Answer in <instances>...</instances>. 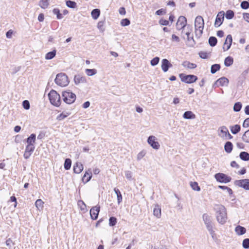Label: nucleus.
Here are the masks:
<instances>
[{"label": "nucleus", "mask_w": 249, "mask_h": 249, "mask_svg": "<svg viewBox=\"0 0 249 249\" xmlns=\"http://www.w3.org/2000/svg\"><path fill=\"white\" fill-rule=\"evenodd\" d=\"M85 72L88 76H91L94 75H95L97 73V71L95 69H87L85 70Z\"/></svg>", "instance_id": "31"}, {"label": "nucleus", "mask_w": 249, "mask_h": 249, "mask_svg": "<svg viewBox=\"0 0 249 249\" xmlns=\"http://www.w3.org/2000/svg\"><path fill=\"white\" fill-rule=\"evenodd\" d=\"M232 144L230 142H226L225 146H224V149L225 151L228 153H230L231 152V151L232 150Z\"/></svg>", "instance_id": "26"}, {"label": "nucleus", "mask_w": 249, "mask_h": 249, "mask_svg": "<svg viewBox=\"0 0 249 249\" xmlns=\"http://www.w3.org/2000/svg\"><path fill=\"white\" fill-rule=\"evenodd\" d=\"M44 202L40 199L36 200L35 202V206L37 209L39 211H42L44 208Z\"/></svg>", "instance_id": "24"}, {"label": "nucleus", "mask_w": 249, "mask_h": 249, "mask_svg": "<svg viewBox=\"0 0 249 249\" xmlns=\"http://www.w3.org/2000/svg\"><path fill=\"white\" fill-rule=\"evenodd\" d=\"M63 100L68 104L73 103L76 100V95L70 90L64 91L62 92Z\"/></svg>", "instance_id": "5"}, {"label": "nucleus", "mask_w": 249, "mask_h": 249, "mask_svg": "<svg viewBox=\"0 0 249 249\" xmlns=\"http://www.w3.org/2000/svg\"><path fill=\"white\" fill-rule=\"evenodd\" d=\"M50 103L54 106L59 107L61 104L60 95L54 90H51L48 94Z\"/></svg>", "instance_id": "3"}, {"label": "nucleus", "mask_w": 249, "mask_h": 249, "mask_svg": "<svg viewBox=\"0 0 249 249\" xmlns=\"http://www.w3.org/2000/svg\"><path fill=\"white\" fill-rule=\"evenodd\" d=\"M183 117L185 119H194L196 115L191 111H187L184 113Z\"/></svg>", "instance_id": "20"}, {"label": "nucleus", "mask_w": 249, "mask_h": 249, "mask_svg": "<svg viewBox=\"0 0 249 249\" xmlns=\"http://www.w3.org/2000/svg\"><path fill=\"white\" fill-rule=\"evenodd\" d=\"M71 161L69 159H67L64 163V168L66 170H69L71 167Z\"/></svg>", "instance_id": "42"}, {"label": "nucleus", "mask_w": 249, "mask_h": 249, "mask_svg": "<svg viewBox=\"0 0 249 249\" xmlns=\"http://www.w3.org/2000/svg\"><path fill=\"white\" fill-rule=\"evenodd\" d=\"M114 191L116 194L118 203L120 204L122 201V196L119 190L116 188L114 189Z\"/></svg>", "instance_id": "30"}, {"label": "nucleus", "mask_w": 249, "mask_h": 249, "mask_svg": "<svg viewBox=\"0 0 249 249\" xmlns=\"http://www.w3.org/2000/svg\"><path fill=\"white\" fill-rule=\"evenodd\" d=\"M89 106H90V102L89 101H87L83 104L82 107L84 108H87L89 107Z\"/></svg>", "instance_id": "63"}, {"label": "nucleus", "mask_w": 249, "mask_h": 249, "mask_svg": "<svg viewBox=\"0 0 249 249\" xmlns=\"http://www.w3.org/2000/svg\"><path fill=\"white\" fill-rule=\"evenodd\" d=\"M100 14V11L98 9H93L91 13L92 18L94 19H96L98 18Z\"/></svg>", "instance_id": "29"}, {"label": "nucleus", "mask_w": 249, "mask_h": 249, "mask_svg": "<svg viewBox=\"0 0 249 249\" xmlns=\"http://www.w3.org/2000/svg\"><path fill=\"white\" fill-rule=\"evenodd\" d=\"M159 23L161 25H168L169 24V21L162 18L160 20Z\"/></svg>", "instance_id": "56"}, {"label": "nucleus", "mask_w": 249, "mask_h": 249, "mask_svg": "<svg viewBox=\"0 0 249 249\" xmlns=\"http://www.w3.org/2000/svg\"><path fill=\"white\" fill-rule=\"evenodd\" d=\"M14 244V243L10 238L8 239L6 241V246L9 247L10 248H11Z\"/></svg>", "instance_id": "54"}, {"label": "nucleus", "mask_w": 249, "mask_h": 249, "mask_svg": "<svg viewBox=\"0 0 249 249\" xmlns=\"http://www.w3.org/2000/svg\"><path fill=\"white\" fill-rule=\"evenodd\" d=\"M231 165L232 167H236V168L239 167L238 164L235 161H232L231 163Z\"/></svg>", "instance_id": "64"}, {"label": "nucleus", "mask_w": 249, "mask_h": 249, "mask_svg": "<svg viewBox=\"0 0 249 249\" xmlns=\"http://www.w3.org/2000/svg\"><path fill=\"white\" fill-rule=\"evenodd\" d=\"M125 176L126 178L129 180L132 179V173L130 171H126L125 172Z\"/></svg>", "instance_id": "49"}, {"label": "nucleus", "mask_w": 249, "mask_h": 249, "mask_svg": "<svg viewBox=\"0 0 249 249\" xmlns=\"http://www.w3.org/2000/svg\"><path fill=\"white\" fill-rule=\"evenodd\" d=\"M171 39H172V41H175L177 43H178L180 41L179 38L178 36H177L176 35H175L174 34L172 35Z\"/></svg>", "instance_id": "55"}, {"label": "nucleus", "mask_w": 249, "mask_h": 249, "mask_svg": "<svg viewBox=\"0 0 249 249\" xmlns=\"http://www.w3.org/2000/svg\"><path fill=\"white\" fill-rule=\"evenodd\" d=\"M243 247L245 249H248L249 248V239L246 238L244 239L243 241Z\"/></svg>", "instance_id": "51"}, {"label": "nucleus", "mask_w": 249, "mask_h": 249, "mask_svg": "<svg viewBox=\"0 0 249 249\" xmlns=\"http://www.w3.org/2000/svg\"><path fill=\"white\" fill-rule=\"evenodd\" d=\"M224 15L225 13L223 11H220L218 13L214 23L215 27H219L222 24L224 20Z\"/></svg>", "instance_id": "13"}, {"label": "nucleus", "mask_w": 249, "mask_h": 249, "mask_svg": "<svg viewBox=\"0 0 249 249\" xmlns=\"http://www.w3.org/2000/svg\"><path fill=\"white\" fill-rule=\"evenodd\" d=\"M242 106V104L240 102L235 103L233 106V110L235 112L239 111L241 109Z\"/></svg>", "instance_id": "43"}, {"label": "nucleus", "mask_w": 249, "mask_h": 249, "mask_svg": "<svg viewBox=\"0 0 249 249\" xmlns=\"http://www.w3.org/2000/svg\"><path fill=\"white\" fill-rule=\"evenodd\" d=\"M240 130V126L238 124L234 125L231 127V131L233 134H236Z\"/></svg>", "instance_id": "33"}, {"label": "nucleus", "mask_w": 249, "mask_h": 249, "mask_svg": "<svg viewBox=\"0 0 249 249\" xmlns=\"http://www.w3.org/2000/svg\"><path fill=\"white\" fill-rule=\"evenodd\" d=\"M50 0H40L39 1V6L43 9L46 8L49 4Z\"/></svg>", "instance_id": "34"}, {"label": "nucleus", "mask_w": 249, "mask_h": 249, "mask_svg": "<svg viewBox=\"0 0 249 249\" xmlns=\"http://www.w3.org/2000/svg\"><path fill=\"white\" fill-rule=\"evenodd\" d=\"M242 140L244 142L249 143V129L245 132L242 136Z\"/></svg>", "instance_id": "40"}, {"label": "nucleus", "mask_w": 249, "mask_h": 249, "mask_svg": "<svg viewBox=\"0 0 249 249\" xmlns=\"http://www.w3.org/2000/svg\"><path fill=\"white\" fill-rule=\"evenodd\" d=\"M56 53V50H53V51L47 53L45 55V59L47 60H50L53 59L55 56Z\"/></svg>", "instance_id": "28"}, {"label": "nucleus", "mask_w": 249, "mask_h": 249, "mask_svg": "<svg viewBox=\"0 0 249 249\" xmlns=\"http://www.w3.org/2000/svg\"><path fill=\"white\" fill-rule=\"evenodd\" d=\"M234 15V12L232 10H228L226 13V18L228 19H231L233 18Z\"/></svg>", "instance_id": "41"}, {"label": "nucleus", "mask_w": 249, "mask_h": 249, "mask_svg": "<svg viewBox=\"0 0 249 249\" xmlns=\"http://www.w3.org/2000/svg\"><path fill=\"white\" fill-rule=\"evenodd\" d=\"M147 143L154 149L158 150L160 147L158 139L154 136L151 135L148 138Z\"/></svg>", "instance_id": "8"}, {"label": "nucleus", "mask_w": 249, "mask_h": 249, "mask_svg": "<svg viewBox=\"0 0 249 249\" xmlns=\"http://www.w3.org/2000/svg\"><path fill=\"white\" fill-rule=\"evenodd\" d=\"M243 126L244 127H249V118L246 119L243 124Z\"/></svg>", "instance_id": "58"}, {"label": "nucleus", "mask_w": 249, "mask_h": 249, "mask_svg": "<svg viewBox=\"0 0 249 249\" xmlns=\"http://www.w3.org/2000/svg\"><path fill=\"white\" fill-rule=\"evenodd\" d=\"M243 18L246 21L249 22V13H244Z\"/></svg>", "instance_id": "59"}, {"label": "nucleus", "mask_w": 249, "mask_h": 249, "mask_svg": "<svg viewBox=\"0 0 249 249\" xmlns=\"http://www.w3.org/2000/svg\"><path fill=\"white\" fill-rule=\"evenodd\" d=\"M232 41L231 36V35H228L224 44L223 49L224 51H227L230 48Z\"/></svg>", "instance_id": "15"}, {"label": "nucleus", "mask_w": 249, "mask_h": 249, "mask_svg": "<svg viewBox=\"0 0 249 249\" xmlns=\"http://www.w3.org/2000/svg\"><path fill=\"white\" fill-rule=\"evenodd\" d=\"M22 105L25 109H29L30 108V103L27 100H24L22 103Z\"/></svg>", "instance_id": "53"}, {"label": "nucleus", "mask_w": 249, "mask_h": 249, "mask_svg": "<svg viewBox=\"0 0 249 249\" xmlns=\"http://www.w3.org/2000/svg\"><path fill=\"white\" fill-rule=\"evenodd\" d=\"M36 136L35 134H32L27 139V145L34 146Z\"/></svg>", "instance_id": "21"}, {"label": "nucleus", "mask_w": 249, "mask_h": 249, "mask_svg": "<svg viewBox=\"0 0 249 249\" xmlns=\"http://www.w3.org/2000/svg\"><path fill=\"white\" fill-rule=\"evenodd\" d=\"M216 83L221 86H227L229 83V80L228 78L223 77L219 78L216 81Z\"/></svg>", "instance_id": "19"}, {"label": "nucleus", "mask_w": 249, "mask_h": 249, "mask_svg": "<svg viewBox=\"0 0 249 249\" xmlns=\"http://www.w3.org/2000/svg\"><path fill=\"white\" fill-rule=\"evenodd\" d=\"M153 214L157 218H160L161 216V209L159 206L156 205L153 210Z\"/></svg>", "instance_id": "27"}, {"label": "nucleus", "mask_w": 249, "mask_h": 249, "mask_svg": "<svg viewBox=\"0 0 249 249\" xmlns=\"http://www.w3.org/2000/svg\"><path fill=\"white\" fill-rule=\"evenodd\" d=\"M220 68V66L219 64H214L211 67V72L212 73H215Z\"/></svg>", "instance_id": "38"}, {"label": "nucleus", "mask_w": 249, "mask_h": 249, "mask_svg": "<svg viewBox=\"0 0 249 249\" xmlns=\"http://www.w3.org/2000/svg\"><path fill=\"white\" fill-rule=\"evenodd\" d=\"M35 148V146L27 145L24 154V158L26 159H28L34 151Z\"/></svg>", "instance_id": "17"}, {"label": "nucleus", "mask_w": 249, "mask_h": 249, "mask_svg": "<svg viewBox=\"0 0 249 249\" xmlns=\"http://www.w3.org/2000/svg\"><path fill=\"white\" fill-rule=\"evenodd\" d=\"M55 82L61 87H65L68 85L69 81L67 76L65 74L60 73L57 74L55 79Z\"/></svg>", "instance_id": "4"}, {"label": "nucleus", "mask_w": 249, "mask_h": 249, "mask_svg": "<svg viewBox=\"0 0 249 249\" xmlns=\"http://www.w3.org/2000/svg\"><path fill=\"white\" fill-rule=\"evenodd\" d=\"M187 24V19L184 16H180L176 23V27L178 30H180L184 28Z\"/></svg>", "instance_id": "11"}, {"label": "nucleus", "mask_w": 249, "mask_h": 249, "mask_svg": "<svg viewBox=\"0 0 249 249\" xmlns=\"http://www.w3.org/2000/svg\"><path fill=\"white\" fill-rule=\"evenodd\" d=\"M203 220L206 225L207 230L209 231L211 234L213 235L214 231L213 229V226L212 225V217L206 213H204L202 216Z\"/></svg>", "instance_id": "6"}, {"label": "nucleus", "mask_w": 249, "mask_h": 249, "mask_svg": "<svg viewBox=\"0 0 249 249\" xmlns=\"http://www.w3.org/2000/svg\"><path fill=\"white\" fill-rule=\"evenodd\" d=\"M100 207L99 206L93 207L90 210V215L93 220H96L98 218Z\"/></svg>", "instance_id": "14"}, {"label": "nucleus", "mask_w": 249, "mask_h": 249, "mask_svg": "<svg viewBox=\"0 0 249 249\" xmlns=\"http://www.w3.org/2000/svg\"><path fill=\"white\" fill-rule=\"evenodd\" d=\"M218 187L220 189H223V190H227V192L229 194H231L232 193V190L225 186H218Z\"/></svg>", "instance_id": "52"}, {"label": "nucleus", "mask_w": 249, "mask_h": 249, "mask_svg": "<svg viewBox=\"0 0 249 249\" xmlns=\"http://www.w3.org/2000/svg\"><path fill=\"white\" fill-rule=\"evenodd\" d=\"M117 223V219L115 217H110L109 219V225L110 226H114Z\"/></svg>", "instance_id": "44"}, {"label": "nucleus", "mask_w": 249, "mask_h": 249, "mask_svg": "<svg viewBox=\"0 0 249 249\" xmlns=\"http://www.w3.org/2000/svg\"><path fill=\"white\" fill-rule=\"evenodd\" d=\"M91 177V172L90 170H88L84 174L82 178V180L83 182L87 183L90 180Z\"/></svg>", "instance_id": "23"}, {"label": "nucleus", "mask_w": 249, "mask_h": 249, "mask_svg": "<svg viewBox=\"0 0 249 249\" xmlns=\"http://www.w3.org/2000/svg\"><path fill=\"white\" fill-rule=\"evenodd\" d=\"M83 170V165L80 162H76L73 166L74 172L79 174Z\"/></svg>", "instance_id": "18"}, {"label": "nucleus", "mask_w": 249, "mask_h": 249, "mask_svg": "<svg viewBox=\"0 0 249 249\" xmlns=\"http://www.w3.org/2000/svg\"><path fill=\"white\" fill-rule=\"evenodd\" d=\"M179 77L182 82L187 83L191 84L196 82L197 77L194 75H185L184 74H179Z\"/></svg>", "instance_id": "7"}, {"label": "nucleus", "mask_w": 249, "mask_h": 249, "mask_svg": "<svg viewBox=\"0 0 249 249\" xmlns=\"http://www.w3.org/2000/svg\"><path fill=\"white\" fill-rule=\"evenodd\" d=\"M235 231L237 235H241L246 233V230L244 227L238 225L235 228Z\"/></svg>", "instance_id": "22"}, {"label": "nucleus", "mask_w": 249, "mask_h": 249, "mask_svg": "<svg viewBox=\"0 0 249 249\" xmlns=\"http://www.w3.org/2000/svg\"><path fill=\"white\" fill-rule=\"evenodd\" d=\"M242 8L247 9L249 7V3L247 1H243L241 3Z\"/></svg>", "instance_id": "50"}, {"label": "nucleus", "mask_w": 249, "mask_h": 249, "mask_svg": "<svg viewBox=\"0 0 249 249\" xmlns=\"http://www.w3.org/2000/svg\"><path fill=\"white\" fill-rule=\"evenodd\" d=\"M13 34V31L11 30H9L6 34V37L8 38H11Z\"/></svg>", "instance_id": "60"}, {"label": "nucleus", "mask_w": 249, "mask_h": 249, "mask_svg": "<svg viewBox=\"0 0 249 249\" xmlns=\"http://www.w3.org/2000/svg\"><path fill=\"white\" fill-rule=\"evenodd\" d=\"M130 20L127 18L123 19L121 21V25L122 26H128L130 24Z\"/></svg>", "instance_id": "48"}, {"label": "nucleus", "mask_w": 249, "mask_h": 249, "mask_svg": "<svg viewBox=\"0 0 249 249\" xmlns=\"http://www.w3.org/2000/svg\"><path fill=\"white\" fill-rule=\"evenodd\" d=\"M145 154H146V152L144 150H142L141 152H140L137 156V160H140L141 159H142L144 157Z\"/></svg>", "instance_id": "45"}, {"label": "nucleus", "mask_w": 249, "mask_h": 249, "mask_svg": "<svg viewBox=\"0 0 249 249\" xmlns=\"http://www.w3.org/2000/svg\"><path fill=\"white\" fill-rule=\"evenodd\" d=\"M204 22L201 16H197L195 21V35L197 38H199L202 33L204 29Z\"/></svg>", "instance_id": "2"}, {"label": "nucleus", "mask_w": 249, "mask_h": 249, "mask_svg": "<svg viewBox=\"0 0 249 249\" xmlns=\"http://www.w3.org/2000/svg\"><path fill=\"white\" fill-rule=\"evenodd\" d=\"M66 5L69 7L74 8L76 6V3L74 1L68 0L66 1Z\"/></svg>", "instance_id": "46"}, {"label": "nucleus", "mask_w": 249, "mask_h": 249, "mask_svg": "<svg viewBox=\"0 0 249 249\" xmlns=\"http://www.w3.org/2000/svg\"><path fill=\"white\" fill-rule=\"evenodd\" d=\"M120 14L122 15H124L125 14V10L124 7H121L119 10Z\"/></svg>", "instance_id": "61"}, {"label": "nucleus", "mask_w": 249, "mask_h": 249, "mask_svg": "<svg viewBox=\"0 0 249 249\" xmlns=\"http://www.w3.org/2000/svg\"><path fill=\"white\" fill-rule=\"evenodd\" d=\"M187 40L190 43L191 46H193L195 44V40H194L193 36L192 37L190 36L189 37H188Z\"/></svg>", "instance_id": "57"}, {"label": "nucleus", "mask_w": 249, "mask_h": 249, "mask_svg": "<svg viewBox=\"0 0 249 249\" xmlns=\"http://www.w3.org/2000/svg\"><path fill=\"white\" fill-rule=\"evenodd\" d=\"M70 115L69 113L68 112H62L57 117V120L58 121H61L64 119L65 118L68 117Z\"/></svg>", "instance_id": "39"}, {"label": "nucleus", "mask_w": 249, "mask_h": 249, "mask_svg": "<svg viewBox=\"0 0 249 249\" xmlns=\"http://www.w3.org/2000/svg\"><path fill=\"white\" fill-rule=\"evenodd\" d=\"M213 209L217 222L221 225L226 223L228 219L226 208L222 205L216 204L214 205Z\"/></svg>", "instance_id": "1"}, {"label": "nucleus", "mask_w": 249, "mask_h": 249, "mask_svg": "<svg viewBox=\"0 0 249 249\" xmlns=\"http://www.w3.org/2000/svg\"><path fill=\"white\" fill-rule=\"evenodd\" d=\"M10 201H12V202H15V204H14V207H16L17 206V199L14 196H12L10 197Z\"/></svg>", "instance_id": "62"}, {"label": "nucleus", "mask_w": 249, "mask_h": 249, "mask_svg": "<svg viewBox=\"0 0 249 249\" xmlns=\"http://www.w3.org/2000/svg\"><path fill=\"white\" fill-rule=\"evenodd\" d=\"M172 67V65L167 59H163L161 61V69L164 72H167L169 68Z\"/></svg>", "instance_id": "16"}, {"label": "nucleus", "mask_w": 249, "mask_h": 249, "mask_svg": "<svg viewBox=\"0 0 249 249\" xmlns=\"http://www.w3.org/2000/svg\"><path fill=\"white\" fill-rule=\"evenodd\" d=\"M159 57H155L151 60L150 64L152 66H155L159 63Z\"/></svg>", "instance_id": "47"}, {"label": "nucleus", "mask_w": 249, "mask_h": 249, "mask_svg": "<svg viewBox=\"0 0 249 249\" xmlns=\"http://www.w3.org/2000/svg\"><path fill=\"white\" fill-rule=\"evenodd\" d=\"M216 180L221 183H228L231 180V178L223 173H217L214 175Z\"/></svg>", "instance_id": "9"}, {"label": "nucleus", "mask_w": 249, "mask_h": 249, "mask_svg": "<svg viewBox=\"0 0 249 249\" xmlns=\"http://www.w3.org/2000/svg\"><path fill=\"white\" fill-rule=\"evenodd\" d=\"M240 158L244 160H249V154L246 152H242L240 154Z\"/></svg>", "instance_id": "35"}, {"label": "nucleus", "mask_w": 249, "mask_h": 249, "mask_svg": "<svg viewBox=\"0 0 249 249\" xmlns=\"http://www.w3.org/2000/svg\"><path fill=\"white\" fill-rule=\"evenodd\" d=\"M233 58L231 56H228L225 59L224 64L226 67H229L233 64Z\"/></svg>", "instance_id": "32"}, {"label": "nucleus", "mask_w": 249, "mask_h": 249, "mask_svg": "<svg viewBox=\"0 0 249 249\" xmlns=\"http://www.w3.org/2000/svg\"><path fill=\"white\" fill-rule=\"evenodd\" d=\"M217 40L216 37L211 36L209 39V43L211 46H215L217 43Z\"/></svg>", "instance_id": "37"}, {"label": "nucleus", "mask_w": 249, "mask_h": 249, "mask_svg": "<svg viewBox=\"0 0 249 249\" xmlns=\"http://www.w3.org/2000/svg\"><path fill=\"white\" fill-rule=\"evenodd\" d=\"M234 184L240 187L243 188L246 190H249V179L235 180L234 182Z\"/></svg>", "instance_id": "10"}, {"label": "nucleus", "mask_w": 249, "mask_h": 249, "mask_svg": "<svg viewBox=\"0 0 249 249\" xmlns=\"http://www.w3.org/2000/svg\"><path fill=\"white\" fill-rule=\"evenodd\" d=\"M182 65L185 68L188 69H193L196 67V65L194 63H190L189 61H184Z\"/></svg>", "instance_id": "25"}, {"label": "nucleus", "mask_w": 249, "mask_h": 249, "mask_svg": "<svg viewBox=\"0 0 249 249\" xmlns=\"http://www.w3.org/2000/svg\"><path fill=\"white\" fill-rule=\"evenodd\" d=\"M190 186L194 191H199L200 190V188L196 182H191Z\"/></svg>", "instance_id": "36"}, {"label": "nucleus", "mask_w": 249, "mask_h": 249, "mask_svg": "<svg viewBox=\"0 0 249 249\" xmlns=\"http://www.w3.org/2000/svg\"><path fill=\"white\" fill-rule=\"evenodd\" d=\"M219 129L220 130V132L218 135L220 137L226 139L229 138L230 139L232 138V136L229 133L228 129L226 126H222L220 127Z\"/></svg>", "instance_id": "12"}]
</instances>
